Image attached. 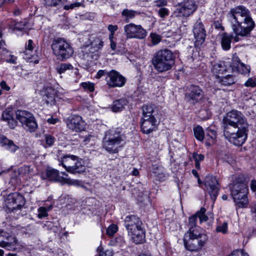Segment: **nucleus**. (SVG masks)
Segmentation results:
<instances>
[{
    "instance_id": "2eb2a0df",
    "label": "nucleus",
    "mask_w": 256,
    "mask_h": 256,
    "mask_svg": "<svg viewBox=\"0 0 256 256\" xmlns=\"http://www.w3.org/2000/svg\"><path fill=\"white\" fill-rule=\"evenodd\" d=\"M204 184L211 198L213 200H216L219 190L218 184L216 178L212 176H207L205 178Z\"/></svg>"
},
{
    "instance_id": "ddd939ff",
    "label": "nucleus",
    "mask_w": 256,
    "mask_h": 256,
    "mask_svg": "<svg viewBox=\"0 0 256 256\" xmlns=\"http://www.w3.org/2000/svg\"><path fill=\"white\" fill-rule=\"evenodd\" d=\"M124 30L127 39L142 40L146 36V30L140 24L133 23L127 24L124 26Z\"/></svg>"
},
{
    "instance_id": "423d86ee",
    "label": "nucleus",
    "mask_w": 256,
    "mask_h": 256,
    "mask_svg": "<svg viewBox=\"0 0 256 256\" xmlns=\"http://www.w3.org/2000/svg\"><path fill=\"white\" fill-rule=\"evenodd\" d=\"M174 62L172 52L168 49L158 51L154 54L152 63L156 70L162 72L172 68Z\"/></svg>"
},
{
    "instance_id": "20e7f679",
    "label": "nucleus",
    "mask_w": 256,
    "mask_h": 256,
    "mask_svg": "<svg viewBox=\"0 0 256 256\" xmlns=\"http://www.w3.org/2000/svg\"><path fill=\"white\" fill-rule=\"evenodd\" d=\"M208 236L204 230H188L184 236V244L186 248L190 251L200 250L206 244Z\"/></svg>"
},
{
    "instance_id": "338daca9",
    "label": "nucleus",
    "mask_w": 256,
    "mask_h": 256,
    "mask_svg": "<svg viewBox=\"0 0 256 256\" xmlns=\"http://www.w3.org/2000/svg\"><path fill=\"white\" fill-rule=\"evenodd\" d=\"M110 48L113 50H116V44L114 41L110 42Z\"/></svg>"
},
{
    "instance_id": "e2e57ef3",
    "label": "nucleus",
    "mask_w": 256,
    "mask_h": 256,
    "mask_svg": "<svg viewBox=\"0 0 256 256\" xmlns=\"http://www.w3.org/2000/svg\"><path fill=\"white\" fill-rule=\"evenodd\" d=\"M250 188L252 191H256V180H252L250 182Z\"/></svg>"
},
{
    "instance_id": "09e8293b",
    "label": "nucleus",
    "mask_w": 256,
    "mask_h": 256,
    "mask_svg": "<svg viewBox=\"0 0 256 256\" xmlns=\"http://www.w3.org/2000/svg\"><path fill=\"white\" fill-rule=\"evenodd\" d=\"M82 86L85 90L92 92L94 90V86L92 83L90 82H84L81 84Z\"/></svg>"
},
{
    "instance_id": "6e6d98bb",
    "label": "nucleus",
    "mask_w": 256,
    "mask_h": 256,
    "mask_svg": "<svg viewBox=\"0 0 256 256\" xmlns=\"http://www.w3.org/2000/svg\"><path fill=\"white\" fill-rule=\"evenodd\" d=\"M113 253L112 250H106L105 251L100 252V256H112Z\"/></svg>"
},
{
    "instance_id": "5fc2aeb1",
    "label": "nucleus",
    "mask_w": 256,
    "mask_h": 256,
    "mask_svg": "<svg viewBox=\"0 0 256 256\" xmlns=\"http://www.w3.org/2000/svg\"><path fill=\"white\" fill-rule=\"evenodd\" d=\"M194 158L196 162H199L200 161H202L204 159V156L202 154H194Z\"/></svg>"
},
{
    "instance_id": "0e129e2a",
    "label": "nucleus",
    "mask_w": 256,
    "mask_h": 256,
    "mask_svg": "<svg viewBox=\"0 0 256 256\" xmlns=\"http://www.w3.org/2000/svg\"><path fill=\"white\" fill-rule=\"evenodd\" d=\"M0 86L2 89L7 91L10 90V88L7 85L6 83L4 81L1 82Z\"/></svg>"
},
{
    "instance_id": "f03ea898",
    "label": "nucleus",
    "mask_w": 256,
    "mask_h": 256,
    "mask_svg": "<svg viewBox=\"0 0 256 256\" xmlns=\"http://www.w3.org/2000/svg\"><path fill=\"white\" fill-rule=\"evenodd\" d=\"M231 26L236 36L235 42L239 40V36L244 37L250 34L254 27L250 10L243 6H239L232 9L228 14Z\"/></svg>"
},
{
    "instance_id": "0eeeda50",
    "label": "nucleus",
    "mask_w": 256,
    "mask_h": 256,
    "mask_svg": "<svg viewBox=\"0 0 256 256\" xmlns=\"http://www.w3.org/2000/svg\"><path fill=\"white\" fill-rule=\"evenodd\" d=\"M124 140V136L118 130L112 129L106 132L102 141V146L110 154H116Z\"/></svg>"
},
{
    "instance_id": "4d7b16f0",
    "label": "nucleus",
    "mask_w": 256,
    "mask_h": 256,
    "mask_svg": "<svg viewBox=\"0 0 256 256\" xmlns=\"http://www.w3.org/2000/svg\"><path fill=\"white\" fill-rule=\"evenodd\" d=\"M108 29L110 32V33L114 34L115 32L118 30V26L117 25L110 24L108 26Z\"/></svg>"
},
{
    "instance_id": "c03bdc74",
    "label": "nucleus",
    "mask_w": 256,
    "mask_h": 256,
    "mask_svg": "<svg viewBox=\"0 0 256 256\" xmlns=\"http://www.w3.org/2000/svg\"><path fill=\"white\" fill-rule=\"evenodd\" d=\"M50 209V208L48 210L46 208L42 206L38 209V217L40 218H42L43 217L46 216H48V211Z\"/></svg>"
},
{
    "instance_id": "13d9d810",
    "label": "nucleus",
    "mask_w": 256,
    "mask_h": 256,
    "mask_svg": "<svg viewBox=\"0 0 256 256\" xmlns=\"http://www.w3.org/2000/svg\"><path fill=\"white\" fill-rule=\"evenodd\" d=\"M16 58L14 56H12V55L9 56L6 60V62L11 63V64H16Z\"/></svg>"
},
{
    "instance_id": "4468645a",
    "label": "nucleus",
    "mask_w": 256,
    "mask_h": 256,
    "mask_svg": "<svg viewBox=\"0 0 256 256\" xmlns=\"http://www.w3.org/2000/svg\"><path fill=\"white\" fill-rule=\"evenodd\" d=\"M106 81L110 88H120L124 85L126 80L120 72L112 70L107 72Z\"/></svg>"
},
{
    "instance_id": "c9c22d12",
    "label": "nucleus",
    "mask_w": 256,
    "mask_h": 256,
    "mask_svg": "<svg viewBox=\"0 0 256 256\" xmlns=\"http://www.w3.org/2000/svg\"><path fill=\"white\" fill-rule=\"evenodd\" d=\"M194 132L196 138L200 141H202L204 138V132L202 128L200 126H197L194 128Z\"/></svg>"
},
{
    "instance_id": "8fccbe9b",
    "label": "nucleus",
    "mask_w": 256,
    "mask_h": 256,
    "mask_svg": "<svg viewBox=\"0 0 256 256\" xmlns=\"http://www.w3.org/2000/svg\"><path fill=\"white\" fill-rule=\"evenodd\" d=\"M158 14L160 18H164L168 15L169 11L166 8H162L158 10Z\"/></svg>"
},
{
    "instance_id": "de8ad7c7",
    "label": "nucleus",
    "mask_w": 256,
    "mask_h": 256,
    "mask_svg": "<svg viewBox=\"0 0 256 256\" xmlns=\"http://www.w3.org/2000/svg\"><path fill=\"white\" fill-rule=\"evenodd\" d=\"M44 138L46 144L49 146H52L55 141L54 137L50 134H45Z\"/></svg>"
},
{
    "instance_id": "f8f14e48",
    "label": "nucleus",
    "mask_w": 256,
    "mask_h": 256,
    "mask_svg": "<svg viewBox=\"0 0 256 256\" xmlns=\"http://www.w3.org/2000/svg\"><path fill=\"white\" fill-rule=\"evenodd\" d=\"M24 197L18 193H11L4 196V204L8 212H16L24 206Z\"/></svg>"
},
{
    "instance_id": "774afa93",
    "label": "nucleus",
    "mask_w": 256,
    "mask_h": 256,
    "mask_svg": "<svg viewBox=\"0 0 256 256\" xmlns=\"http://www.w3.org/2000/svg\"><path fill=\"white\" fill-rule=\"evenodd\" d=\"M2 3L10 4L15 1V0H0Z\"/></svg>"
},
{
    "instance_id": "bb28decb",
    "label": "nucleus",
    "mask_w": 256,
    "mask_h": 256,
    "mask_svg": "<svg viewBox=\"0 0 256 256\" xmlns=\"http://www.w3.org/2000/svg\"><path fill=\"white\" fill-rule=\"evenodd\" d=\"M212 71L218 78L220 74H222L226 71V68L223 62H219L212 64Z\"/></svg>"
},
{
    "instance_id": "f3484780",
    "label": "nucleus",
    "mask_w": 256,
    "mask_h": 256,
    "mask_svg": "<svg viewBox=\"0 0 256 256\" xmlns=\"http://www.w3.org/2000/svg\"><path fill=\"white\" fill-rule=\"evenodd\" d=\"M197 7L195 0H184L177 10L183 16H188L196 10Z\"/></svg>"
},
{
    "instance_id": "052dcab7",
    "label": "nucleus",
    "mask_w": 256,
    "mask_h": 256,
    "mask_svg": "<svg viewBox=\"0 0 256 256\" xmlns=\"http://www.w3.org/2000/svg\"><path fill=\"white\" fill-rule=\"evenodd\" d=\"M80 6L79 3H74L72 4H70V5H66L64 6V8L65 10H69V9H72L74 7H78Z\"/></svg>"
},
{
    "instance_id": "9b49d317",
    "label": "nucleus",
    "mask_w": 256,
    "mask_h": 256,
    "mask_svg": "<svg viewBox=\"0 0 256 256\" xmlns=\"http://www.w3.org/2000/svg\"><path fill=\"white\" fill-rule=\"evenodd\" d=\"M16 118L22 124L24 128L30 132H35L38 128V124L32 114L22 110L16 112Z\"/></svg>"
},
{
    "instance_id": "dca6fc26",
    "label": "nucleus",
    "mask_w": 256,
    "mask_h": 256,
    "mask_svg": "<svg viewBox=\"0 0 256 256\" xmlns=\"http://www.w3.org/2000/svg\"><path fill=\"white\" fill-rule=\"evenodd\" d=\"M66 126L69 129L78 132L84 130L86 123L80 116L74 115L68 118Z\"/></svg>"
},
{
    "instance_id": "39448f33",
    "label": "nucleus",
    "mask_w": 256,
    "mask_h": 256,
    "mask_svg": "<svg viewBox=\"0 0 256 256\" xmlns=\"http://www.w3.org/2000/svg\"><path fill=\"white\" fill-rule=\"evenodd\" d=\"M229 188L230 194L236 204L240 208L246 206L248 203V188L242 179L238 178L232 184L229 185Z\"/></svg>"
},
{
    "instance_id": "a18cd8bd",
    "label": "nucleus",
    "mask_w": 256,
    "mask_h": 256,
    "mask_svg": "<svg viewBox=\"0 0 256 256\" xmlns=\"http://www.w3.org/2000/svg\"><path fill=\"white\" fill-rule=\"evenodd\" d=\"M23 58L26 60L30 59L34 56V52L33 50L25 49L24 51L22 53Z\"/></svg>"
},
{
    "instance_id": "49530a36",
    "label": "nucleus",
    "mask_w": 256,
    "mask_h": 256,
    "mask_svg": "<svg viewBox=\"0 0 256 256\" xmlns=\"http://www.w3.org/2000/svg\"><path fill=\"white\" fill-rule=\"evenodd\" d=\"M31 169L29 166H24L19 169L20 174L27 176L30 174Z\"/></svg>"
},
{
    "instance_id": "2f4dec72",
    "label": "nucleus",
    "mask_w": 256,
    "mask_h": 256,
    "mask_svg": "<svg viewBox=\"0 0 256 256\" xmlns=\"http://www.w3.org/2000/svg\"><path fill=\"white\" fill-rule=\"evenodd\" d=\"M197 220L196 216L194 214L192 216L188 218V230H204L203 229L201 228L200 227L196 226V222Z\"/></svg>"
},
{
    "instance_id": "6e6552de",
    "label": "nucleus",
    "mask_w": 256,
    "mask_h": 256,
    "mask_svg": "<svg viewBox=\"0 0 256 256\" xmlns=\"http://www.w3.org/2000/svg\"><path fill=\"white\" fill-rule=\"evenodd\" d=\"M59 165L62 166L68 172L80 174L86 170L82 160L74 155H64L59 160Z\"/></svg>"
},
{
    "instance_id": "412c9836",
    "label": "nucleus",
    "mask_w": 256,
    "mask_h": 256,
    "mask_svg": "<svg viewBox=\"0 0 256 256\" xmlns=\"http://www.w3.org/2000/svg\"><path fill=\"white\" fill-rule=\"evenodd\" d=\"M16 242V238L10 234L2 231L0 232V246L10 249L12 246Z\"/></svg>"
},
{
    "instance_id": "58836bf2",
    "label": "nucleus",
    "mask_w": 256,
    "mask_h": 256,
    "mask_svg": "<svg viewBox=\"0 0 256 256\" xmlns=\"http://www.w3.org/2000/svg\"><path fill=\"white\" fill-rule=\"evenodd\" d=\"M57 72L61 74L64 72L66 70H74L72 66L70 64H61L57 68Z\"/></svg>"
},
{
    "instance_id": "ea45409f",
    "label": "nucleus",
    "mask_w": 256,
    "mask_h": 256,
    "mask_svg": "<svg viewBox=\"0 0 256 256\" xmlns=\"http://www.w3.org/2000/svg\"><path fill=\"white\" fill-rule=\"evenodd\" d=\"M237 69L240 73L245 75L248 74L250 72V67L241 62H239L237 66Z\"/></svg>"
},
{
    "instance_id": "f704fd0d",
    "label": "nucleus",
    "mask_w": 256,
    "mask_h": 256,
    "mask_svg": "<svg viewBox=\"0 0 256 256\" xmlns=\"http://www.w3.org/2000/svg\"><path fill=\"white\" fill-rule=\"evenodd\" d=\"M206 210L204 208H201L200 210L198 211L195 215L199 218L200 222L202 223L207 221L208 217L206 214Z\"/></svg>"
},
{
    "instance_id": "1a4fd4ad",
    "label": "nucleus",
    "mask_w": 256,
    "mask_h": 256,
    "mask_svg": "<svg viewBox=\"0 0 256 256\" xmlns=\"http://www.w3.org/2000/svg\"><path fill=\"white\" fill-rule=\"evenodd\" d=\"M51 48L54 54L58 60L68 58L74 54V50L72 46L62 38L54 39L52 42Z\"/></svg>"
},
{
    "instance_id": "a19ab883",
    "label": "nucleus",
    "mask_w": 256,
    "mask_h": 256,
    "mask_svg": "<svg viewBox=\"0 0 256 256\" xmlns=\"http://www.w3.org/2000/svg\"><path fill=\"white\" fill-rule=\"evenodd\" d=\"M67 0H44L45 4L47 6H55L61 4H64L66 2Z\"/></svg>"
},
{
    "instance_id": "9d476101",
    "label": "nucleus",
    "mask_w": 256,
    "mask_h": 256,
    "mask_svg": "<svg viewBox=\"0 0 256 256\" xmlns=\"http://www.w3.org/2000/svg\"><path fill=\"white\" fill-rule=\"evenodd\" d=\"M62 176L60 175L59 171L57 170L48 168L45 173L41 174L42 180L48 179L50 180L59 182L63 184L77 186L79 184L80 182L78 180H72L68 178V174L66 172H62Z\"/></svg>"
},
{
    "instance_id": "b1692460",
    "label": "nucleus",
    "mask_w": 256,
    "mask_h": 256,
    "mask_svg": "<svg viewBox=\"0 0 256 256\" xmlns=\"http://www.w3.org/2000/svg\"><path fill=\"white\" fill-rule=\"evenodd\" d=\"M13 112L12 109L6 110L2 114V118L8 122L10 128H14L17 124V122L13 118Z\"/></svg>"
},
{
    "instance_id": "a878e982",
    "label": "nucleus",
    "mask_w": 256,
    "mask_h": 256,
    "mask_svg": "<svg viewBox=\"0 0 256 256\" xmlns=\"http://www.w3.org/2000/svg\"><path fill=\"white\" fill-rule=\"evenodd\" d=\"M221 46L224 50H228L231 48L232 36L227 33H224L220 35Z\"/></svg>"
},
{
    "instance_id": "4c0bfd02",
    "label": "nucleus",
    "mask_w": 256,
    "mask_h": 256,
    "mask_svg": "<svg viewBox=\"0 0 256 256\" xmlns=\"http://www.w3.org/2000/svg\"><path fill=\"white\" fill-rule=\"evenodd\" d=\"M216 230L218 232H221L223 234H226L228 230V224L226 222L220 223L216 226Z\"/></svg>"
},
{
    "instance_id": "680f3d73",
    "label": "nucleus",
    "mask_w": 256,
    "mask_h": 256,
    "mask_svg": "<svg viewBox=\"0 0 256 256\" xmlns=\"http://www.w3.org/2000/svg\"><path fill=\"white\" fill-rule=\"evenodd\" d=\"M33 42L32 40H30L26 45V49L33 50Z\"/></svg>"
},
{
    "instance_id": "4be33fe9",
    "label": "nucleus",
    "mask_w": 256,
    "mask_h": 256,
    "mask_svg": "<svg viewBox=\"0 0 256 256\" xmlns=\"http://www.w3.org/2000/svg\"><path fill=\"white\" fill-rule=\"evenodd\" d=\"M0 144L6 150L10 152H15L19 148V146L16 144L12 140H9L4 136L0 137Z\"/></svg>"
},
{
    "instance_id": "cd10ccee",
    "label": "nucleus",
    "mask_w": 256,
    "mask_h": 256,
    "mask_svg": "<svg viewBox=\"0 0 256 256\" xmlns=\"http://www.w3.org/2000/svg\"><path fill=\"white\" fill-rule=\"evenodd\" d=\"M152 170L160 180H164L166 178V174L164 173V168L161 166L153 165Z\"/></svg>"
},
{
    "instance_id": "473e14b6",
    "label": "nucleus",
    "mask_w": 256,
    "mask_h": 256,
    "mask_svg": "<svg viewBox=\"0 0 256 256\" xmlns=\"http://www.w3.org/2000/svg\"><path fill=\"white\" fill-rule=\"evenodd\" d=\"M154 112V106L152 105H145L142 107V118H151L154 117L152 115Z\"/></svg>"
},
{
    "instance_id": "72a5a7b5",
    "label": "nucleus",
    "mask_w": 256,
    "mask_h": 256,
    "mask_svg": "<svg viewBox=\"0 0 256 256\" xmlns=\"http://www.w3.org/2000/svg\"><path fill=\"white\" fill-rule=\"evenodd\" d=\"M126 243L124 238L122 236L112 238L109 242L112 246H122Z\"/></svg>"
},
{
    "instance_id": "a211bd4d",
    "label": "nucleus",
    "mask_w": 256,
    "mask_h": 256,
    "mask_svg": "<svg viewBox=\"0 0 256 256\" xmlns=\"http://www.w3.org/2000/svg\"><path fill=\"white\" fill-rule=\"evenodd\" d=\"M193 32L196 39L195 45L198 47L204 42L206 36L205 30L200 21H197L194 24Z\"/></svg>"
},
{
    "instance_id": "79ce46f5",
    "label": "nucleus",
    "mask_w": 256,
    "mask_h": 256,
    "mask_svg": "<svg viewBox=\"0 0 256 256\" xmlns=\"http://www.w3.org/2000/svg\"><path fill=\"white\" fill-rule=\"evenodd\" d=\"M151 42L154 45L158 44L161 40L162 37L156 33H151L150 36Z\"/></svg>"
},
{
    "instance_id": "c756f323",
    "label": "nucleus",
    "mask_w": 256,
    "mask_h": 256,
    "mask_svg": "<svg viewBox=\"0 0 256 256\" xmlns=\"http://www.w3.org/2000/svg\"><path fill=\"white\" fill-rule=\"evenodd\" d=\"M206 138L208 142H206V144L210 146L215 142L216 138V132L214 130L208 128L206 130Z\"/></svg>"
},
{
    "instance_id": "f257e3e1",
    "label": "nucleus",
    "mask_w": 256,
    "mask_h": 256,
    "mask_svg": "<svg viewBox=\"0 0 256 256\" xmlns=\"http://www.w3.org/2000/svg\"><path fill=\"white\" fill-rule=\"evenodd\" d=\"M224 135L236 146H242L247 138L248 124L244 114L236 110L227 113L223 119Z\"/></svg>"
},
{
    "instance_id": "69168bd1",
    "label": "nucleus",
    "mask_w": 256,
    "mask_h": 256,
    "mask_svg": "<svg viewBox=\"0 0 256 256\" xmlns=\"http://www.w3.org/2000/svg\"><path fill=\"white\" fill-rule=\"evenodd\" d=\"M58 121V118H48L47 122L50 124H54L56 123V122Z\"/></svg>"
},
{
    "instance_id": "37998d69",
    "label": "nucleus",
    "mask_w": 256,
    "mask_h": 256,
    "mask_svg": "<svg viewBox=\"0 0 256 256\" xmlns=\"http://www.w3.org/2000/svg\"><path fill=\"white\" fill-rule=\"evenodd\" d=\"M118 226L116 224L110 225L106 230V234L109 236H112L118 230Z\"/></svg>"
},
{
    "instance_id": "7ed1b4c3",
    "label": "nucleus",
    "mask_w": 256,
    "mask_h": 256,
    "mask_svg": "<svg viewBox=\"0 0 256 256\" xmlns=\"http://www.w3.org/2000/svg\"><path fill=\"white\" fill-rule=\"evenodd\" d=\"M124 226L128 232V235L136 244L144 242L145 240V231L141 220L136 216H126Z\"/></svg>"
},
{
    "instance_id": "393cba45",
    "label": "nucleus",
    "mask_w": 256,
    "mask_h": 256,
    "mask_svg": "<svg viewBox=\"0 0 256 256\" xmlns=\"http://www.w3.org/2000/svg\"><path fill=\"white\" fill-rule=\"evenodd\" d=\"M128 102L126 98H120L114 100L112 104L111 108L114 112H119L124 108Z\"/></svg>"
},
{
    "instance_id": "3c124183",
    "label": "nucleus",
    "mask_w": 256,
    "mask_h": 256,
    "mask_svg": "<svg viewBox=\"0 0 256 256\" xmlns=\"http://www.w3.org/2000/svg\"><path fill=\"white\" fill-rule=\"evenodd\" d=\"M230 256H248V254L244 250H236L234 251Z\"/></svg>"
},
{
    "instance_id": "603ef678",
    "label": "nucleus",
    "mask_w": 256,
    "mask_h": 256,
    "mask_svg": "<svg viewBox=\"0 0 256 256\" xmlns=\"http://www.w3.org/2000/svg\"><path fill=\"white\" fill-rule=\"evenodd\" d=\"M246 86L254 87L256 86V80L252 78H249L244 83Z\"/></svg>"
},
{
    "instance_id": "7c9ffc66",
    "label": "nucleus",
    "mask_w": 256,
    "mask_h": 256,
    "mask_svg": "<svg viewBox=\"0 0 256 256\" xmlns=\"http://www.w3.org/2000/svg\"><path fill=\"white\" fill-rule=\"evenodd\" d=\"M138 13L135 10L124 9L122 12V16L124 18L126 22H128L132 18H134Z\"/></svg>"
},
{
    "instance_id": "864d4df0",
    "label": "nucleus",
    "mask_w": 256,
    "mask_h": 256,
    "mask_svg": "<svg viewBox=\"0 0 256 256\" xmlns=\"http://www.w3.org/2000/svg\"><path fill=\"white\" fill-rule=\"evenodd\" d=\"M154 5L157 7L165 6L167 4L166 0H157L154 1Z\"/></svg>"
},
{
    "instance_id": "c85d7f7f",
    "label": "nucleus",
    "mask_w": 256,
    "mask_h": 256,
    "mask_svg": "<svg viewBox=\"0 0 256 256\" xmlns=\"http://www.w3.org/2000/svg\"><path fill=\"white\" fill-rule=\"evenodd\" d=\"M218 81L222 85L228 86L234 84V79L232 75L230 74L223 77L218 76Z\"/></svg>"
},
{
    "instance_id": "5701e85b",
    "label": "nucleus",
    "mask_w": 256,
    "mask_h": 256,
    "mask_svg": "<svg viewBox=\"0 0 256 256\" xmlns=\"http://www.w3.org/2000/svg\"><path fill=\"white\" fill-rule=\"evenodd\" d=\"M56 91L52 88H46L43 91V98L47 104H54L56 102Z\"/></svg>"
},
{
    "instance_id": "bf43d9fd",
    "label": "nucleus",
    "mask_w": 256,
    "mask_h": 256,
    "mask_svg": "<svg viewBox=\"0 0 256 256\" xmlns=\"http://www.w3.org/2000/svg\"><path fill=\"white\" fill-rule=\"evenodd\" d=\"M108 72H106L104 70H99L98 71V72H97V74L96 76V78H101L102 76L106 74H106Z\"/></svg>"
},
{
    "instance_id": "aec40b11",
    "label": "nucleus",
    "mask_w": 256,
    "mask_h": 256,
    "mask_svg": "<svg viewBox=\"0 0 256 256\" xmlns=\"http://www.w3.org/2000/svg\"><path fill=\"white\" fill-rule=\"evenodd\" d=\"M156 120L154 117L142 118L140 121L142 131L146 134H149L156 130Z\"/></svg>"
},
{
    "instance_id": "e433bc0d",
    "label": "nucleus",
    "mask_w": 256,
    "mask_h": 256,
    "mask_svg": "<svg viewBox=\"0 0 256 256\" xmlns=\"http://www.w3.org/2000/svg\"><path fill=\"white\" fill-rule=\"evenodd\" d=\"M103 44V41L99 38H95L91 42V45L94 48L95 51L100 50L102 47Z\"/></svg>"
},
{
    "instance_id": "6ab92c4d",
    "label": "nucleus",
    "mask_w": 256,
    "mask_h": 256,
    "mask_svg": "<svg viewBox=\"0 0 256 256\" xmlns=\"http://www.w3.org/2000/svg\"><path fill=\"white\" fill-rule=\"evenodd\" d=\"M204 96L202 90L198 86H192L188 93L186 94V99L192 104H194L200 101Z\"/></svg>"
}]
</instances>
